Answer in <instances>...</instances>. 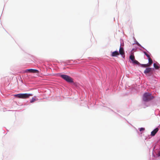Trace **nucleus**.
<instances>
[{
    "label": "nucleus",
    "instance_id": "f257e3e1",
    "mask_svg": "<svg viewBox=\"0 0 160 160\" xmlns=\"http://www.w3.org/2000/svg\"><path fill=\"white\" fill-rule=\"evenodd\" d=\"M32 96V94L30 93H19L14 95V96L16 98L22 99L27 98H29L30 96Z\"/></svg>",
    "mask_w": 160,
    "mask_h": 160
},
{
    "label": "nucleus",
    "instance_id": "f03ea898",
    "mask_svg": "<svg viewBox=\"0 0 160 160\" xmlns=\"http://www.w3.org/2000/svg\"><path fill=\"white\" fill-rule=\"evenodd\" d=\"M154 98V97L151 96V94L150 93H145L143 96V99L144 101H147Z\"/></svg>",
    "mask_w": 160,
    "mask_h": 160
},
{
    "label": "nucleus",
    "instance_id": "7ed1b4c3",
    "mask_svg": "<svg viewBox=\"0 0 160 160\" xmlns=\"http://www.w3.org/2000/svg\"><path fill=\"white\" fill-rule=\"evenodd\" d=\"M61 77L66 81L67 82H73L72 79L70 76L65 74H62L60 75Z\"/></svg>",
    "mask_w": 160,
    "mask_h": 160
},
{
    "label": "nucleus",
    "instance_id": "20e7f679",
    "mask_svg": "<svg viewBox=\"0 0 160 160\" xmlns=\"http://www.w3.org/2000/svg\"><path fill=\"white\" fill-rule=\"evenodd\" d=\"M29 72L32 73H39V71L36 69H28L26 70V72Z\"/></svg>",
    "mask_w": 160,
    "mask_h": 160
},
{
    "label": "nucleus",
    "instance_id": "39448f33",
    "mask_svg": "<svg viewBox=\"0 0 160 160\" xmlns=\"http://www.w3.org/2000/svg\"><path fill=\"white\" fill-rule=\"evenodd\" d=\"M152 68H146L144 70V73L147 75L148 73H150L152 71Z\"/></svg>",
    "mask_w": 160,
    "mask_h": 160
},
{
    "label": "nucleus",
    "instance_id": "423d86ee",
    "mask_svg": "<svg viewBox=\"0 0 160 160\" xmlns=\"http://www.w3.org/2000/svg\"><path fill=\"white\" fill-rule=\"evenodd\" d=\"M158 128H156L152 131L151 132V135L152 136H154L156 133L158 132Z\"/></svg>",
    "mask_w": 160,
    "mask_h": 160
},
{
    "label": "nucleus",
    "instance_id": "0eeeda50",
    "mask_svg": "<svg viewBox=\"0 0 160 160\" xmlns=\"http://www.w3.org/2000/svg\"><path fill=\"white\" fill-rule=\"evenodd\" d=\"M119 55V53L118 51H115L112 52V57H116Z\"/></svg>",
    "mask_w": 160,
    "mask_h": 160
},
{
    "label": "nucleus",
    "instance_id": "6e6552de",
    "mask_svg": "<svg viewBox=\"0 0 160 160\" xmlns=\"http://www.w3.org/2000/svg\"><path fill=\"white\" fill-rule=\"evenodd\" d=\"M119 54L121 55H123L124 54V52L123 49L122 48L120 47L119 50Z\"/></svg>",
    "mask_w": 160,
    "mask_h": 160
},
{
    "label": "nucleus",
    "instance_id": "1a4fd4ad",
    "mask_svg": "<svg viewBox=\"0 0 160 160\" xmlns=\"http://www.w3.org/2000/svg\"><path fill=\"white\" fill-rule=\"evenodd\" d=\"M129 58L132 61V62L135 59L134 56L133 55H131L130 56Z\"/></svg>",
    "mask_w": 160,
    "mask_h": 160
},
{
    "label": "nucleus",
    "instance_id": "9d476101",
    "mask_svg": "<svg viewBox=\"0 0 160 160\" xmlns=\"http://www.w3.org/2000/svg\"><path fill=\"white\" fill-rule=\"evenodd\" d=\"M149 63H148L150 65L152 63L153 61L152 59L150 58V57L148 58Z\"/></svg>",
    "mask_w": 160,
    "mask_h": 160
},
{
    "label": "nucleus",
    "instance_id": "9b49d317",
    "mask_svg": "<svg viewBox=\"0 0 160 160\" xmlns=\"http://www.w3.org/2000/svg\"><path fill=\"white\" fill-rule=\"evenodd\" d=\"M36 101H37V100L36 99L35 97H33L32 98V99L30 101V102L32 103Z\"/></svg>",
    "mask_w": 160,
    "mask_h": 160
},
{
    "label": "nucleus",
    "instance_id": "f8f14e48",
    "mask_svg": "<svg viewBox=\"0 0 160 160\" xmlns=\"http://www.w3.org/2000/svg\"><path fill=\"white\" fill-rule=\"evenodd\" d=\"M153 66H154V68L156 69H158L159 68V66H158V65L155 63H154V64H153Z\"/></svg>",
    "mask_w": 160,
    "mask_h": 160
},
{
    "label": "nucleus",
    "instance_id": "ddd939ff",
    "mask_svg": "<svg viewBox=\"0 0 160 160\" xmlns=\"http://www.w3.org/2000/svg\"><path fill=\"white\" fill-rule=\"evenodd\" d=\"M132 63L135 64H137L138 65L139 64V63L137 60H135V59L132 62Z\"/></svg>",
    "mask_w": 160,
    "mask_h": 160
},
{
    "label": "nucleus",
    "instance_id": "4468645a",
    "mask_svg": "<svg viewBox=\"0 0 160 160\" xmlns=\"http://www.w3.org/2000/svg\"><path fill=\"white\" fill-rule=\"evenodd\" d=\"M144 53L147 56L148 58L150 57L149 55L146 52H144Z\"/></svg>",
    "mask_w": 160,
    "mask_h": 160
},
{
    "label": "nucleus",
    "instance_id": "2eb2a0df",
    "mask_svg": "<svg viewBox=\"0 0 160 160\" xmlns=\"http://www.w3.org/2000/svg\"><path fill=\"white\" fill-rule=\"evenodd\" d=\"M145 128H140L139 131L141 132L142 131H144L145 130Z\"/></svg>",
    "mask_w": 160,
    "mask_h": 160
},
{
    "label": "nucleus",
    "instance_id": "dca6fc26",
    "mask_svg": "<svg viewBox=\"0 0 160 160\" xmlns=\"http://www.w3.org/2000/svg\"><path fill=\"white\" fill-rule=\"evenodd\" d=\"M150 66V65H149V63H148V64H146V67H149Z\"/></svg>",
    "mask_w": 160,
    "mask_h": 160
},
{
    "label": "nucleus",
    "instance_id": "f3484780",
    "mask_svg": "<svg viewBox=\"0 0 160 160\" xmlns=\"http://www.w3.org/2000/svg\"><path fill=\"white\" fill-rule=\"evenodd\" d=\"M141 66L142 67H146V64H142Z\"/></svg>",
    "mask_w": 160,
    "mask_h": 160
},
{
    "label": "nucleus",
    "instance_id": "a211bd4d",
    "mask_svg": "<svg viewBox=\"0 0 160 160\" xmlns=\"http://www.w3.org/2000/svg\"><path fill=\"white\" fill-rule=\"evenodd\" d=\"M137 44L138 46H140V44L138 42H137Z\"/></svg>",
    "mask_w": 160,
    "mask_h": 160
},
{
    "label": "nucleus",
    "instance_id": "6ab92c4d",
    "mask_svg": "<svg viewBox=\"0 0 160 160\" xmlns=\"http://www.w3.org/2000/svg\"><path fill=\"white\" fill-rule=\"evenodd\" d=\"M158 156H160V150L158 153Z\"/></svg>",
    "mask_w": 160,
    "mask_h": 160
}]
</instances>
